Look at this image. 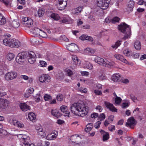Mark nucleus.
I'll return each instance as SVG.
<instances>
[{"label": "nucleus", "instance_id": "f257e3e1", "mask_svg": "<svg viewBox=\"0 0 146 146\" xmlns=\"http://www.w3.org/2000/svg\"><path fill=\"white\" fill-rule=\"evenodd\" d=\"M72 112L78 115H85L87 113L88 107L79 103H75L72 105L70 107Z\"/></svg>", "mask_w": 146, "mask_h": 146}, {"label": "nucleus", "instance_id": "f03ea898", "mask_svg": "<svg viewBox=\"0 0 146 146\" xmlns=\"http://www.w3.org/2000/svg\"><path fill=\"white\" fill-rule=\"evenodd\" d=\"M118 29L122 33L124 34L122 39L124 40L129 38L131 35V31L130 26L125 23L120 24L118 26Z\"/></svg>", "mask_w": 146, "mask_h": 146}, {"label": "nucleus", "instance_id": "7ed1b4c3", "mask_svg": "<svg viewBox=\"0 0 146 146\" xmlns=\"http://www.w3.org/2000/svg\"><path fill=\"white\" fill-rule=\"evenodd\" d=\"M95 62L99 64H102L103 66L106 67H110L114 65L113 62H110L106 59L105 60L103 58L99 57H96L95 59Z\"/></svg>", "mask_w": 146, "mask_h": 146}, {"label": "nucleus", "instance_id": "20e7f679", "mask_svg": "<svg viewBox=\"0 0 146 146\" xmlns=\"http://www.w3.org/2000/svg\"><path fill=\"white\" fill-rule=\"evenodd\" d=\"M29 54L28 52H27L19 53L16 58V62L19 64H22L25 61Z\"/></svg>", "mask_w": 146, "mask_h": 146}, {"label": "nucleus", "instance_id": "39448f33", "mask_svg": "<svg viewBox=\"0 0 146 146\" xmlns=\"http://www.w3.org/2000/svg\"><path fill=\"white\" fill-rule=\"evenodd\" d=\"M109 3L104 0H98L97 3L98 6L102 9H106L109 6Z\"/></svg>", "mask_w": 146, "mask_h": 146}, {"label": "nucleus", "instance_id": "423d86ee", "mask_svg": "<svg viewBox=\"0 0 146 146\" xmlns=\"http://www.w3.org/2000/svg\"><path fill=\"white\" fill-rule=\"evenodd\" d=\"M81 135L76 134L72 135L70 138L71 141L73 143L78 145L80 144L79 141L81 139Z\"/></svg>", "mask_w": 146, "mask_h": 146}, {"label": "nucleus", "instance_id": "0eeeda50", "mask_svg": "<svg viewBox=\"0 0 146 146\" xmlns=\"http://www.w3.org/2000/svg\"><path fill=\"white\" fill-rule=\"evenodd\" d=\"M33 33L37 35H38L42 38L47 37V35L46 33L40 29L35 27L34 28L33 27Z\"/></svg>", "mask_w": 146, "mask_h": 146}, {"label": "nucleus", "instance_id": "6e6552de", "mask_svg": "<svg viewBox=\"0 0 146 146\" xmlns=\"http://www.w3.org/2000/svg\"><path fill=\"white\" fill-rule=\"evenodd\" d=\"M28 56H27V59L28 62L31 64H33L36 60V55L33 51L28 52Z\"/></svg>", "mask_w": 146, "mask_h": 146}, {"label": "nucleus", "instance_id": "1a4fd4ad", "mask_svg": "<svg viewBox=\"0 0 146 146\" xmlns=\"http://www.w3.org/2000/svg\"><path fill=\"white\" fill-rule=\"evenodd\" d=\"M17 76V73L15 72H8L5 75V78L7 80H11L15 78Z\"/></svg>", "mask_w": 146, "mask_h": 146}, {"label": "nucleus", "instance_id": "9d476101", "mask_svg": "<svg viewBox=\"0 0 146 146\" xmlns=\"http://www.w3.org/2000/svg\"><path fill=\"white\" fill-rule=\"evenodd\" d=\"M137 123V122L133 117L129 118L126 123V126L127 127H133L135 126Z\"/></svg>", "mask_w": 146, "mask_h": 146}, {"label": "nucleus", "instance_id": "9b49d317", "mask_svg": "<svg viewBox=\"0 0 146 146\" xmlns=\"http://www.w3.org/2000/svg\"><path fill=\"white\" fill-rule=\"evenodd\" d=\"M29 138L28 137L25 135H23L21 139V141L23 143L25 146H35L34 144L33 143L29 144Z\"/></svg>", "mask_w": 146, "mask_h": 146}, {"label": "nucleus", "instance_id": "f8f14e48", "mask_svg": "<svg viewBox=\"0 0 146 146\" xmlns=\"http://www.w3.org/2000/svg\"><path fill=\"white\" fill-rule=\"evenodd\" d=\"M50 77L48 75H43L39 77L40 81L42 83H46L50 81Z\"/></svg>", "mask_w": 146, "mask_h": 146}, {"label": "nucleus", "instance_id": "ddd939ff", "mask_svg": "<svg viewBox=\"0 0 146 146\" xmlns=\"http://www.w3.org/2000/svg\"><path fill=\"white\" fill-rule=\"evenodd\" d=\"M68 0H58L59 5L58 7L59 9L62 10L64 9L66 7Z\"/></svg>", "mask_w": 146, "mask_h": 146}, {"label": "nucleus", "instance_id": "4468645a", "mask_svg": "<svg viewBox=\"0 0 146 146\" xmlns=\"http://www.w3.org/2000/svg\"><path fill=\"white\" fill-rule=\"evenodd\" d=\"M67 48L69 50L72 52H76L79 50V48L77 45L73 43L69 44Z\"/></svg>", "mask_w": 146, "mask_h": 146}, {"label": "nucleus", "instance_id": "2eb2a0df", "mask_svg": "<svg viewBox=\"0 0 146 146\" xmlns=\"http://www.w3.org/2000/svg\"><path fill=\"white\" fill-rule=\"evenodd\" d=\"M58 132L57 131H54L53 132L48 134L46 136V139L49 140L55 139L57 137Z\"/></svg>", "mask_w": 146, "mask_h": 146}, {"label": "nucleus", "instance_id": "dca6fc26", "mask_svg": "<svg viewBox=\"0 0 146 146\" xmlns=\"http://www.w3.org/2000/svg\"><path fill=\"white\" fill-rule=\"evenodd\" d=\"M11 40L10 47L18 48L20 46V42L18 40L15 38L11 39Z\"/></svg>", "mask_w": 146, "mask_h": 146}, {"label": "nucleus", "instance_id": "f3484780", "mask_svg": "<svg viewBox=\"0 0 146 146\" xmlns=\"http://www.w3.org/2000/svg\"><path fill=\"white\" fill-rule=\"evenodd\" d=\"M36 131L38 135L41 136H44L46 133H48V128H38Z\"/></svg>", "mask_w": 146, "mask_h": 146}, {"label": "nucleus", "instance_id": "a211bd4d", "mask_svg": "<svg viewBox=\"0 0 146 146\" xmlns=\"http://www.w3.org/2000/svg\"><path fill=\"white\" fill-rule=\"evenodd\" d=\"M105 104L106 107L111 111L114 112H117V109L115 108L112 104L109 102H105Z\"/></svg>", "mask_w": 146, "mask_h": 146}, {"label": "nucleus", "instance_id": "6ab92c4d", "mask_svg": "<svg viewBox=\"0 0 146 146\" xmlns=\"http://www.w3.org/2000/svg\"><path fill=\"white\" fill-rule=\"evenodd\" d=\"M100 132L103 135V141H105L108 140L109 138V135L108 132H106L104 131L101 130Z\"/></svg>", "mask_w": 146, "mask_h": 146}, {"label": "nucleus", "instance_id": "aec40b11", "mask_svg": "<svg viewBox=\"0 0 146 146\" xmlns=\"http://www.w3.org/2000/svg\"><path fill=\"white\" fill-rule=\"evenodd\" d=\"M60 109L62 112L65 113L64 116L69 117L70 113L69 111H67L68 107L67 106H62L60 107Z\"/></svg>", "mask_w": 146, "mask_h": 146}, {"label": "nucleus", "instance_id": "412c9836", "mask_svg": "<svg viewBox=\"0 0 146 146\" xmlns=\"http://www.w3.org/2000/svg\"><path fill=\"white\" fill-rule=\"evenodd\" d=\"M51 114L53 116L57 118L61 116V114L57 109H52L51 111Z\"/></svg>", "mask_w": 146, "mask_h": 146}, {"label": "nucleus", "instance_id": "4be33fe9", "mask_svg": "<svg viewBox=\"0 0 146 146\" xmlns=\"http://www.w3.org/2000/svg\"><path fill=\"white\" fill-rule=\"evenodd\" d=\"M9 104V101L6 99H2V104H0V108L2 109L6 108Z\"/></svg>", "mask_w": 146, "mask_h": 146}, {"label": "nucleus", "instance_id": "5701e85b", "mask_svg": "<svg viewBox=\"0 0 146 146\" xmlns=\"http://www.w3.org/2000/svg\"><path fill=\"white\" fill-rule=\"evenodd\" d=\"M21 109L23 111H27L30 109V107L25 103H21L20 105Z\"/></svg>", "mask_w": 146, "mask_h": 146}, {"label": "nucleus", "instance_id": "b1692460", "mask_svg": "<svg viewBox=\"0 0 146 146\" xmlns=\"http://www.w3.org/2000/svg\"><path fill=\"white\" fill-rule=\"evenodd\" d=\"M134 2L132 1H129L127 6V10L128 12L132 11L134 6Z\"/></svg>", "mask_w": 146, "mask_h": 146}, {"label": "nucleus", "instance_id": "393cba45", "mask_svg": "<svg viewBox=\"0 0 146 146\" xmlns=\"http://www.w3.org/2000/svg\"><path fill=\"white\" fill-rule=\"evenodd\" d=\"M80 39L82 40H88L90 42L93 40V38L90 36H88L85 35H83L80 37Z\"/></svg>", "mask_w": 146, "mask_h": 146}, {"label": "nucleus", "instance_id": "a878e982", "mask_svg": "<svg viewBox=\"0 0 146 146\" xmlns=\"http://www.w3.org/2000/svg\"><path fill=\"white\" fill-rule=\"evenodd\" d=\"M114 57L117 59L127 64L128 63L127 61L122 55L115 54L114 55Z\"/></svg>", "mask_w": 146, "mask_h": 146}, {"label": "nucleus", "instance_id": "bb28decb", "mask_svg": "<svg viewBox=\"0 0 146 146\" xmlns=\"http://www.w3.org/2000/svg\"><path fill=\"white\" fill-rule=\"evenodd\" d=\"M33 24V21L31 18H29L26 22L23 23V25L24 26L28 27H30Z\"/></svg>", "mask_w": 146, "mask_h": 146}, {"label": "nucleus", "instance_id": "cd10ccee", "mask_svg": "<svg viewBox=\"0 0 146 146\" xmlns=\"http://www.w3.org/2000/svg\"><path fill=\"white\" fill-rule=\"evenodd\" d=\"M13 124L15 126L19 127L22 128L24 127V125L23 124L20 123L19 122L15 120H13Z\"/></svg>", "mask_w": 146, "mask_h": 146}, {"label": "nucleus", "instance_id": "c85d7f7f", "mask_svg": "<svg viewBox=\"0 0 146 146\" xmlns=\"http://www.w3.org/2000/svg\"><path fill=\"white\" fill-rule=\"evenodd\" d=\"M28 117L30 121L35 122L36 119V115L33 112H31L28 114Z\"/></svg>", "mask_w": 146, "mask_h": 146}, {"label": "nucleus", "instance_id": "c756f323", "mask_svg": "<svg viewBox=\"0 0 146 146\" xmlns=\"http://www.w3.org/2000/svg\"><path fill=\"white\" fill-rule=\"evenodd\" d=\"M134 47L137 50H140L141 48V44L140 42L137 40L134 43Z\"/></svg>", "mask_w": 146, "mask_h": 146}, {"label": "nucleus", "instance_id": "7c9ffc66", "mask_svg": "<svg viewBox=\"0 0 146 146\" xmlns=\"http://www.w3.org/2000/svg\"><path fill=\"white\" fill-rule=\"evenodd\" d=\"M6 22V18L3 15L0 13V25L5 24Z\"/></svg>", "mask_w": 146, "mask_h": 146}, {"label": "nucleus", "instance_id": "2f4dec72", "mask_svg": "<svg viewBox=\"0 0 146 146\" xmlns=\"http://www.w3.org/2000/svg\"><path fill=\"white\" fill-rule=\"evenodd\" d=\"M120 76L118 74H114L111 77L112 80L114 82H117L120 80Z\"/></svg>", "mask_w": 146, "mask_h": 146}, {"label": "nucleus", "instance_id": "473e14b6", "mask_svg": "<svg viewBox=\"0 0 146 146\" xmlns=\"http://www.w3.org/2000/svg\"><path fill=\"white\" fill-rule=\"evenodd\" d=\"M11 40H12L11 38H5L3 40V43L5 45L10 47Z\"/></svg>", "mask_w": 146, "mask_h": 146}, {"label": "nucleus", "instance_id": "72a5a7b5", "mask_svg": "<svg viewBox=\"0 0 146 146\" xmlns=\"http://www.w3.org/2000/svg\"><path fill=\"white\" fill-rule=\"evenodd\" d=\"M123 52L124 54L127 56H131L132 55V52L129 51L128 49L124 50Z\"/></svg>", "mask_w": 146, "mask_h": 146}, {"label": "nucleus", "instance_id": "f704fd0d", "mask_svg": "<svg viewBox=\"0 0 146 146\" xmlns=\"http://www.w3.org/2000/svg\"><path fill=\"white\" fill-rule=\"evenodd\" d=\"M44 10L43 9H39L38 10V16L39 17H41L43 15L44 13Z\"/></svg>", "mask_w": 146, "mask_h": 146}, {"label": "nucleus", "instance_id": "c9c22d12", "mask_svg": "<svg viewBox=\"0 0 146 146\" xmlns=\"http://www.w3.org/2000/svg\"><path fill=\"white\" fill-rule=\"evenodd\" d=\"M84 66L89 70H92L93 67L92 64L89 62L86 63L84 65Z\"/></svg>", "mask_w": 146, "mask_h": 146}, {"label": "nucleus", "instance_id": "e433bc0d", "mask_svg": "<svg viewBox=\"0 0 146 146\" xmlns=\"http://www.w3.org/2000/svg\"><path fill=\"white\" fill-rule=\"evenodd\" d=\"M34 99L35 101L38 102L42 99V97L40 94H37L35 96H34Z\"/></svg>", "mask_w": 146, "mask_h": 146}, {"label": "nucleus", "instance_id": "4c0bfd02", "mask_svg": "<svg viewBox=\"0 0 146 146\" xmlns=\"http://www.w3.org/2000/svg\"><path fill=\"white\" fill-rule=\"evenodd\" d=\"M11 24L12 27L15 28L18 27L20 25L19 23L15 21H12Z\"/></svg>", "mask_w": 146, "mask_h": 146}, {"label": "nucleus", "instance_id": "58836bf2", "mask_svg": "<svg viewBox=\"0 0 146 146\" xmlns=\"http://www.w3.org/2000/svg\"><path fill=\"white\" fill-rule=\"evenodd\" d=\"M65 72L66 73V74L70 77H72L73 75V73L72 71L70 70L68 68H66L65 70Z\"/></svg>", "mask_w": 146, "mask_h": 146}, {"label": "nucleus", "instance_id": "ea45409f", "mask_svg": "<svg viewBox=\"0 0 146 146\" xmlns=\"http://www.w3.org/2000/svg\"><path fill=\"white\" fill-rule=\"evenodd\" d=\"M51 18L56 20H59L60 18L59 15L55 13H52V14L51 15Z\"/></svg>", "mask_w": 146, "mask_h": 146}, {"label": "nucleus", "instance_id": "a19ab883", "mask_svg": "<svg viewBox=\"0 0 146 146\" xmlns=\"http://www.w3.org/2000/svg\"><path fill=\"white\" fill-rule=\"evenodd\" d=\"M121 44V41L118 40L117 42H116L115 44L114 45H112L111 46L113 48H117V47L119 46Z\"/></svg>", "mask_w": 146, "mask_h": 146}, {"label": "nucleus", "instance_id": "79ce46f5", "mask_svg": "<svg viewBox=\"0 0 146 146\" xmlns=\"http://www.w3.org/2000/svg\"><path fill=\"white\" fill-rule=\"evenodd\" d=\"M116 98H115V103L117 104H119L122 100L121 99L120 97H117L115 94Z\"/></svg>", "mask_w": 146, "mask_h": 146}, {"label": "nucleus", "instance_id": "37998d69", "mask_svg": "<svg viewBox=\"0 0 146 146\" xmlns=\"http://www.w3.org/2000/svg\"><path fill=\"white\" fill-rule=\"evenodd\" d=\"M15 55L14 54L12 53H9L7 55V58L10 61L13 59Z\"/></svg>", "mask_w": 146, "mask_h": 146}, {"label": "nucleus", "instance_id": "c03bdc74", "mask_svg": "<svg viewBox=\"0 0 146 146\" xmlns=\"http://www.w3.org/2000/svg\"><path fill=\"white\" fill-rule=\"evenodd\" d=\"M106 118V115L104 113H102L100 114L98 117V120L100 121H102L104 119Z\"/></svg>", "mask_w": 146, "mask_h": 146}, {"label": "nucleus", "instance_id": "a18cd8bd", "mask_svg": "<svg viewBox=\"0 0 146 146\" xmlns=\"http://www.w3.org/2000/svg\"><path fill=\"white\" fill-rule=\"evenodd\" d=\"M120 19L117 17H114L113 18L111 19V22L113 23H115L116 22H119Z\"/></svg>", "mask_w": 146, "mask_h": 146}, {"label": "nucleus", "instance_id": "49530a36", "mask_svg": "<svg viewBox=\"0 0 146 146\" xmlns=\"http://www.w3.org/2000/svg\"><path fill=\"white\" fill-rule=\"evenodd\" d=\"M57 100L59 101L62 100L63 99V96L62 94H59L56 96Z\"/></svg>", "mask_w": 146, "mask_h": 146}, {"label": "nucleus", "instance_id": "de8ad7c7", "mask_svg": "<svg viewBox=\"0 0 146 146\" xmlns=\"http://www.w3.org/2000/svg\"><path fill=\"white\" fill-rule=\"evenodd\" d=\"M129 105V103H123L121 104V106L124 109L128 107Z\"/></svg>", "mask_w": 146, "mask_h": 146}, {"label": "nucleus", "instance_id": "09e8293b", "mask_svg": "<svg viewBox=\"0 0 146 146\" xmlns=\"http://www.w3.org/2000/svg\"><path fill=\"white\" fill-rule=\"evenodd\" d=\"M40 63L41 66L42 67H46L47 65V63L44 61H40Z\"/></svg>", "mask_w": 146, "mask_h": 146}, {"label": "nucleus", "instance_id": "8fccbe9b", "mask_svg": "<svg viewBox=\"0 0 146 146\" xmlns=\"http://www.w3.org/2000/svg\"><path fill=\"white\" fill-rule=\"evenodd\" d=\"M98 114L97 113H93L91 115V117L92 118H96L98 117Z\"/></svg>", "mask_w": 146, "mask_h": 146}, {"label": "nucleus", "instance_id": "3c124183", "mask_svg": "<svg viewBox=\"0 0 146 146\" xmlns=\"http://www.w3.org/2000/svg\"><path fill=\"white\" fill-rule=\"evenodd\" d=\"M72 58L74 62L76 63V62H78V58L75 55L72 56Z\"/></svg>", "mask_w": 146, "mask_h": 146}, {"label": "nucleus", "instance_id": "603ef678", "mask_svg": "<svg viewBox=\"0 0 146 146\" xmlns=\"http://www.w3.org/2000/svg\"><path fill=\"white\" fill-rule=\"evenodd\" d=\"M44 100L46 101H48L49 99H50L51 98V96H50V95H47V94H45L44 96Z\"/></svg>", "mask_w": 146, "mask_h": 146}, {"label": "nucleus", "instance_id": "864d4df0", "mask_svg": "<svg viewBox=\"0 0 146 146\" xmlns=\"http://www.w3.org/2000/svg\"><path fill=\"white\" fill-rule=\"evenodd\" d=\"M80 91L82 93H86L87 92V89L86 88H81L80 89Z\"/></svg>", "mask_w": 146, "mask_h": 146}, {"label": "nucleus", "instance_id": "5fc2aeb1", "mask_svg": "<svg viewBox=\"0 0 146 146\" xmlns=\"http://www.w3.org/2000/svg\"><path fill=\"white\" fill-rule=\"evenodd\" d=\"M90 48H87L84 50V52L86 54H89Z\"/></svg>", "mask_w": 146, "mask_h": 146}, {"label": "nucleus", "instance_id": "6e6d98bb", "mask_svg": "<svg viewBox=\"0 0 146 146\" xmlns=\"http://www.w3.org/2000/svg\"><path fill=\"white\" fill-rule=\"evenodd\" d=\"M27 93L30 94H31L33 93L34 91V90L33 88H30L28 89V90H27Z\"/></svg>", "mask_w": 146, "mask_h": 146}, {"label": "nucleus", "instance_id": "4d7b16f0", "mask_svg": "<svg viewBox=\"0 0 146 146\" xmlns=\"http://www.w3.org/2000/svg\"><path fill=\"white\" fill-rule=\"evenodd\" d=\"M88 1V0H80V2L83 5H85L87 4Z\"/></svg>", "mask_w": 146, "mask_h": 146}, {"label": "nucleus", "instance_id": "13d9d810", "mask_svg": "<svg viewBox=\"0 0 146 146\" xmlns=\"http://www.w3.org/2000/svg\"><path fill=\"white\" fill-rule=\"evenodd\" d=\"M131 56L134 58H137L139 57V54L138 53H136L134 54L132 53V55H131Z\"/></svg>", "mask_w": 146, "mask_h": 146}, {"label": "nucleus", "instance_id": "bf43d9fd", "mask_svg": "<svg viewBox=\"0 0 146 146\" xmlns=\"http://www.w3.org/2000/svg\"><path fill=\"white\" fill-rule=\"evenodd\" d=\"M60 39H62L64 40L66 42H68L69 41V40L68 38L65 37L64 35H62L60 36Z\"/></svg>", "mask_w": 146, "mask_h": 146}, {"label": "nucleus", "instance_id": "052dcab7", "mask_svg": "<svg viewBox=\"0 0 146 146\" xmlns=\"http://www.w3.org/2000/svg\"><path fill=\"white\" fill-rule=\"evenodd\" d=\"M101 124V122L100 121H98L95 123L94 125L95 128H99L100 127V125Z\"/></svg>", "mask_w": 146, "mask_h": 146}, {"label": "nucleus", "instance_id": "680f3d73", "mask_svg": "<svg viewBox=\"0 0 146 146\" xmlns=\"http://www.w3.org/2000/svg\"><path fill=\"white\" fill-rule=\"evenodd\" d=\"M0 1L4 3L6 6L9 5V1L7 0H0Z\"/></svg>", "mask_w": 146, "mask_h": 146}, {"label": "nucleus", "instance_id": "e2e57ef3", "mask_svg": "<svg viewBox=\"0 0 146 146\" xmlns=\"http://www.w3.org/2000/svg\"><path fill=\"white\" fill-rule=\"evenodd\" d=\"M93 124L92 123H89L86 126V128H93Z\"/></svg>", "mask_w": 146, "mask_h": 146}, {"label": "nucleus", "instance_id": "0e129e2a", "mask_svg": "<svg viewBox=\"0 0 146 146\" xmlns=\"http://www.w3.org/2000/svg\"><path fill=\"white\" fill-rule=\"evenodd\" d=\"M94 92L96 95H100L102 94V93L101 91L98 90H95L94 91Z\"/></svg>", "mask_w": 146, "mask_h": 146}, {"label": "nucleus", "instance_id": "69168bd1", "mask_svg": "<svg viewBox=\"0 0 146 146\" xmlns=\"http://www.w3.org/2000/svg\"><path fill=\"white\" fill-rule=\"evenodd\" d=\"M81 73L82 76H87L89 75V72L86 71L81 72Z\"/></svg>", "mask_w": 146, "mask_h": 146}, {"label": "nucleus", "instance_id": "338daca9", "mask_svg": "<svg viewBox=\"0 0 146 146\" xmlns=\"http://www.w3.org/2000/svg\"><path fill=\"white\" fill-rule=\"evenodd\" d=\"M114 116L113 115H111L109 116L108 119L111 122H112Z\"/></svg>", "mask_w": 146, "mask_h": 146}, {"label": "nucleus", "instance_id": "774afa93", "mask_svg": "<svg viewBox=\"0 0 146 146\" xmlns=\"http://www.w3.org/2000/svg\"><path fill=\"white\" fill-rule=\"evenodd\" d=\"M83 23V22L81 21V19H78V21H77V25H80Z\"/></svg>", "mask_w": 146, "mask_h": 146}]
</instances>
